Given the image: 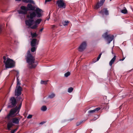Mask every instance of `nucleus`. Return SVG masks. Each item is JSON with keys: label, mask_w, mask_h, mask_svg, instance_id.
I'll list each match as a JSON object with an SVG mask.
<instances>
[{"label": "nucleus", "mask_w": 133, "mask_h": 133, "mask_svg": "<svg viewBox=\"0 0 133 133\" xmlns=\"http://www.w3.org/2000/svg\"><path fill=\"white\" fill-rule=\"evenodd\" d=\"M96 119H91L90 120V122H91V121H94L96 120Z\"/></svg>", "instance_id": "40"}, {"label": "nucleus", "mask_w": 133, "mask_h": 133, "mask_svg": "<svg viewBox=\"0 0 133 133\" xmlns=\"http://www.w3.org/2000/svg\"><path fill=\"white\" fill-rule=\"evenodd\" d=\"M116 58V55H114L113 58L109 62V65L110 66H111L112 65V64L114 63V62Z\"/></svg>", "instance_id": "15"}, {"label": "nucleus", "mask_w": 133, "mask_h": 133, "mask_svg": "<svg viewBox=\"0 0 133 133\" xmlns=\"http://www.w3.org/2000/svg\"><path fill=\"white\" fill-rule=\"evenodd\" d=\"M22 88L20 86H18V87L16 88L15 91V95L16 96H19L22 94Z\"/></svg>", "instance_id": "9"}, {"label": "nucleus", "mask_w": 133, "mask_h": 133, "mask_svg": "<svg viewBox=\"0 0 133 133\" xmlns=\"http://www.w3.org/2000/svg\"><path fill=\"white\" fill-rule=\"evenodd\" d=\"M74 89L72 87H70L69 88L68 90V92H69L71 93L72 92Z\"/></svg>", "instance_id": "26"}, {"label": "nucleus", "mask_w": 133, "mask_h": 133, "mask_svg": "<svg viewBox=\"0 0 133 133\" xmlns=\"http://www.w3.org/2000/svg\"><path fill=\"white\" fill-rule=\"evenodd\" d=\"M18 99L20 102V104L18 107H16L15 108L12 109L9 111V114L6 116V117L8 119H9L10 117H13L16 116V115H14L17 112L18 114L21 108L22 101L23 99L20 96L19 97Z\"/></svg>", "instance_id": "3"}, {"label": "nucleus", "mask_w": 133, "mask_h": 133, "mask_svg": "<svg viewBox=\"0 0 133 133\" xmlns=\"http://www.w3.org/2000/svg\"><path fill=\"white\" fill-rule=\"evenodd\" d=\"M112 53L113 54V52H112Z\"/></svg>", "instance_id": "48"}, {"label": "nucleus", "mask_w": 133, "mask_h": 133, "mask_svg": "<svg viewBox=\"0 0 133 133\" xmlns=\"http://www.w3.org/2000/svg\"><path fill=\"white\" fill-rule=\"evenodd\" d=\"M17 86L16 87V88L18 87V86H20L21 85V83L19 81V79H17Z\"/></svg>", "instance_id": "29"}, {"label": "nucleus", "mask_w": 133, "mask_h": 133, "mask_svg": "<svg viewBox=\"0 0 133 133\" xmlns=\"http://www.w3.org/2000/svg\"><path fill=\"white\" fill-rule=\"evenodd\" d=\"M122 13L124 14H127L128 13V11L125 7L124 8V9L121 11Z\"/></svg>", "instance_id": "17"}, {"label": "nucleus", "mask_w": 133, "mask_h": 133, "mask_svg": "<svg viewBox=\"0 0 133 133\" xmlns=\"http://www.w3.org/2000/svg\"><path fill=\"white\" fill-rule=\"evenodd\" d=\"M31 35L32 38L36 37L37 36V35L35 32L34 33H32V32H31Z\"/></svg>", "instance_id": "19"}, {"label": "nucleus", "mask_w": 133, "mask_h": 133, "mask_svg": "<svg viewBox=\"0 0 133 133\" xmlns=\"http://www.w3.org/2000/svg\"><path fill=\"white\" fill-rule=\"evenodd\" d=\"M36 49L35 47H33L31 48V51L32 52H34L36 50Z\"/></svg>", "instance_id": "28"}, {"label": "nucleus", "mask_w": 133, "mask_h": 133, "mask_svg": "<svg viewBox=\"0 0 133 133\" xmlns=\"http://www.w3.org/2000/svg\"><path fill=\"white\" fill-rule=\"evenodd\" d=\"M6 68H12L15 66V62L12 59L8 57L6 61H3Z\"/></svg>", "instance_id": "5"}, {"label": "nucleus", "mask_w": 133, "mask_h": 133, "mask_svg": "<svg viewBox=\"0 0 133 133\" xmlns=\"http://www.w3.org/2000/svg\"><path fill=\"white\" fill-rule=\"evenodd\" d=\"M21 9L18 10V12L19 14L25 15L27 14L28 11H34L30 14L29 15H28L27 17L30 18L25 21V24L29 26H31L34 22L33 19L36 16L38 17H40L42 16V13L43 11L38 8H37L35 10V7L32 5L31 4L29 3L26 7L23 5L20 7Z\"/></svg>", "instance_id": "1"}, {"label": "nucleus", "mask_w": 133, "mask_h": 133, "mask_svg": "<svg viewBox=\"0 0 133 133\" xmlns=\"http://www.w3.org/2000/svg\"><path fill=\"white\" fill-rule=\"evenodd\" d=\"M82 123V122H80L77 123L76 124L77 126H79V125H80V124Z\"/></svg>", "instance_id": "31"}, {"label": "nucleus", "mask_w": 133, "mask_h": 133, "mask_svg": "<svg viewBox=\"0 0 133 133\" xmlns=\"http://www.w3.org/2000/svg\"><path fill=\"white\" fill-rule=\"evenodd\" d=\"M104 52V51H103V52H101V53H100L99 55H98V57H100V58L101 57V55H102V53H103V52Z\"/></svg>", "instance_id": "34"}, {"label": "nucleus", "mask_w": 133, "mask_h": 133, "mask_svg": "<svg viewBox=\"0 0 133 133\" xmlns=\"http://www.w3.org/2000/svg\"><path fill=\"white\" fill-rule=\"evenodd\" d=\"M125 58H125H123L122 59H120L119 61H123L124 60V59Z\"/></svg>", "instance_id": "41"}, {"label": "nucleus", "mask_w": 133, "mask_h": 133, "mask_svg": "<svg viewBox=\"0 0 133 133\" xmlns=\"http://www.w3.org/2000/svg\"><path fill=\"white\" fill-rule=\"evenodd\" d=\"M99 13L103 15L105 14L106 15H109V11L107 8H104Z\"/></svg>", "instance_id": "12"}, {"label": "nucleus", "mask_w": 133, "mask_h": 133, "mask_svg": "<svg viewBox=\"0 0 133 133\" xmlns=\"http://www.w3.org/2000/svg\"><path fill=\"white\" fill-rule=\"evenodd\" d=\"M119 108H120V109H121V106L119 107Z\"/></svg>", "instance_id": "47"}, {"label": "nucleus", "mask_w": 133, "mask_h": 133, "mask_svg": "<svg viewBox=\"0 0 133 133\" xmlns=\"http://www.w3.org/2000/svg\"><path fill=\"white\" fill-rule=\"evenodd\" d=\"M37 41V39H33L31 42V45L32 47H34L36 45V42Z\"/></svg>", "instance_id": "13"}, {"label": "nucleus", "mask_w": 133, "mask_h": 133, "mask_svg": "<svg viewBox=\"0 0 133 133\" xmlns=\"http://www.w3.org/2000/svg\"><path fill=\"white\" fill-rule=\"evenodd\" d=\"M103 37L108 41V43H110L114 39V36L111 34L108 35L107 32H106L102 35Z\"/></svg>", "instance_id": "7"}, {"label": "nucleus", "mask_w": 133, "mask_h": 133, "mask_svg": "<svg viewBox=\"0 0 133 133\" xmlns=\"http://www.w3.org/2000/svg\"><path fill=\"white\" fill-rule=\"evenodd\" d=\"M86 42L85 41L83 42L78 48V50L80 52L83 51L86 48Z\"/></svg>", "instance_id": "10"}, {"label": "nucleus", "mask_w": 133, "mask_h": 133, "mask_svg": "<svg viewBox=\"0 0 133 133\" xmlns=\"http://www.w3.org/2000/svg\"><path fill=\"white\" fill-rule=\"evenodd\" d=\"M3 59L4 60V61H6V57L5 56H3Z\"/></svg>", "instance_id": "32"}, {"label": "nucleus", "mask_w": 133, "mask_h": 133, "mask_svg": "<svg viewBox=\"0 0 133 133\" xmlns=\"http://www.w3.org/2000/svg\"><path fill=\"white\" fill-rule=\"evenodd\" d=\"M105 0H101L100 2H98L95 6V8L96 9H97L102 6Z\"/></svg>", "instance_id": "11"}, {"label": "nucleus", "mask_w": 133, "mask_h": 133, "mask_svg": "<svg viewBox=\"0 0 133 133\" xmlns=\"http://www.w3.org/2000/svg\"><path fill=\"white\" fill-rule=\"evenodd\" d=\"M46 109L47 108L45 106H43L41 108V110L43 111H45Z\"/></svg>", "instance_id": "20"}, {"label": "nucleus", "mask_w": 133, "mask_h": 133, "mask_svg": "<svg viewBox=\"0 0 133 133\" xmlns=\"http://www.w3.org/2000/svg\"><path fill=\"white\" fill-rule=\"evenodd\" d=\"M58 6L61 8H65L66 4L63 0H58L57 1Z\"/></svg>", "instance_id": "8"}, {"label": "nucleus", "mask_w": 133, "mask_h": 133, "mask_svg": "<svg viewBox=\"0 0 133 133\" xmlns=\"http://www.w3.org/2000/svg\"><path fill=\"white\" fill-rule=\"evenodd\" d=\"M101 108L100 107H98L95 108L94 110L89 111L88 112L89 113H94L96 112H97Z\"/></svg>", "instance_id": "14"}, {"label": "nucleus", "mask_w": 133, "mask_h": 133, "mask_svg": "<svg viewBox=\"0 0 133 133\" xmlns=\"http://www.w3.org/2000/svg\"><path fill=\"white\" fill-rule=\"evenodd\" d=\"M51 28L52 29H54L56 26L55 25H51Z\"/></svg>", "instance_id": "37"}, {"label": "nucleus", "mask_w": 133, "mask_h": 133, "mask_svg": "<svg viewBox=\"0 0 133 133\" xmlns=\"http://www.w3.org/2000/svg\"><path fill=\"white\" fill-rule=\"evenodd\" d=\"M37 27V25L35 24V25H34L30 27L32 29H35Z\"/></svg>", "instance_id": "27"}, {"label": "nucleus", "mask_w": 133, "mask_h": 133, "mask_svg": "<svg viewBox=\"0 0 133 133\" xmlns=\"http://www.w3.org/2000/svg\"><path fill=\"white\" fill-rule=\"evenodd\" d=\"M25 58L26 62L28 63V67L30 69L35 68L38 64L37 61H35V59L32 55L31 54L30 51L28 50L25 56Z\"/></svg>", "instance_id": "2"}, {"label": "nucleus", "mask_w": 133, "mask_h": 133, "mask_svg": "<svg viewBox=\"0 0 133 133\" xmlns=\"http://www.w3.org/2000/svg\"><path fill=\"white\" fill-rule=\"evenodd\" d=\"M100 58L98 57H97V60H96V61H94V62H96V61H98V60H99V59Z\"/></svg>", "instance_id": "38"}, {"label": "nucleus", "mask_w": 133, "mask_h": 133, "mask_svg": "<svg viewBox=\"0 0 133 133\" xmlns=\"http://www.w3.org/2000/svg\"><path fill=\"white\" fill-rule=\"evenodd\" d=\"M69 22L68 21H65L63 23V25L64 26H66L68 25Z\"/></svg>", "instance_id": "21"}, {"label": "nucleus", "mask_w": 133, "mask_h": 133, "mask_svg": "<svg viewBox=\"0 0 133 133\" xmlns=\"http://www.w3.org/2000/svg\"><path fill=\"white\" fill-rule=\"evenodd\" d=\"M21 118L19 117H15L10 120L7 124V128L8 130H11V128L14 125V124H18Z\"/></svg>", "instance_id": "4"}, {"label": "nucleus", "mask_w": 133, "mask_h": 133, "mask_svg": "<svg viewBox=\"0 0 133 133\" xmlns=\"http://www.w3.org/2000/svg\"><path fill=\"white\" fill-rule=\"evenodd\" d=\"M2 30V26H0V33L1 32Z\"/></svg>", "instance_id": "36"}, {"label": "nucleus", "mask_w": 133, "mask_h": 133, "mask_svg": "<svg viewBox=\"0 0 133 133\" xmlns=\"http://www.w3.org/2000/svg\"><path fill=\"white\" fill-rule=\"evenodd\" d=\"M50 19V17H49V18L47 19V20H49V19Z\"/></svg>", "instance_id": "46"}, {"label": "nucleus", "mask_w": 133, "mask_h": 133, "mask_svg": "<svg viewBox=\"0 0 133 133\" xmlns=\"http://www.w3.org/2000/svg\"><path fill=\"white\" fill-rule=\"evenodd\" d=\"M42 21L41 19H39L36 20L35 21V23L36 24H39Z\"/></svg>", "instance_id": "18"}, {"label": "nucleus", "mask_w": 133, "mask_h": 133, "mask_svg": "<svg viewBox=\"0 0 133 133\" xmlns=\"http://www.w3.org/2000/svg\"><path fill=\"white\" fill-rule=\"evenodd\" d=\"M50 12L49 14V15H48V16L49 17H50Z\"/></svg>", "instance_id": "44"}, {"label": "nucleus", "mask_w": 133, "mask_h": 133, "mask_svg": "<svg viewBox=\"0 0 133 133\" xmlns=\"http://www.w3.org/2000/svg\"><path fill=\"white\" fill-rule=\"evenodd\" d=\"M70 75V72L68 71L65 73L64 75V76L66 77H67Z\"/></svg>", "instance_id": "25"}, {"label": "nucleus", "mask_w": 133, "mask_h": 133, "mask_svg": "<svg viewBox=\"0 0 133 133\" xmlns=\"http://www.w3.org/2000/svg\"><path fill=\"white\" fill-rule=\"evenodd\" d=\"M44 122H41L40 123V124H44Z\"/></svg>", "instance_id": "43"}, {"label": "nucleus", "mask_w": 133, "mask_h": 133, "mask_svg": "<svg viewBox=\"0 0 133 133\" xmlns=\"http://www.w3.org/2000/svg\"><path fill=\"white\" fill-rule=\"evenodd\" d=\"M111 0H110V1H111Z\"/></svg>", "instance_id": "49"}, {"label": "nucleus", "mask_w": 133, "mask_h": 133, "mask_svg": "<svg viewBox=\"0 0 133 133\" xmlns=\"http://www.w3.org/2000/svg\"><path fill=\"white\" fill-rule=\"evenodd\" d=\"M44 28H42V29H41L40 30V32H42V30H43V29Z\"/></svg>", "instance_id": "42"}, {"label": "nucleus", "mask_w": 133, "mask_h": 133, "mask_svg": "<svg viewBox=\"0 0 133 133\" xmlns=\"http://www.w3.org/2000/svg\"><path fill=\"white\" fill-rule=\"evenodd\" d=\"M48 81V80L46 81H43L41 80V83L42 84H47V83Z\"/></svg>", "instance_id": "24"}, {"label": "nucleus", "mask_w": 133, "mask_h": 133, "mask_svg": "<svg viewBox=\"0 0 133 133\" xmlns=\"http://www.w3.org/2000/svg\"><path fill=\"white\" fill-rule=\"evenodd\" d=\"M55 96V94L52 93L48 97L50 98H52Z\"/></svg>", "instance_id": "23"}, {"label": "nucleus", "mask_w": 133, "mask_h": 133, "mask_svg": "<svg viewBox=\"0 0 133 133\" xmlns=\"http://www.w3.org/2000/svg\"><path fill=\"white\" fill-rule=\"evenodd\" d=\"M21 0H16V1H20Z\"/></svg>", "instance_id": "45"}, {"label": "nucleus", "mask_w": 133, "mask_h": 133, "mask_svg": "<svg viewBox=\"0 0 133 133\" xmlns=\"http://www.w3.org/2000/svg\"><path fill=\"white\" fill-rule=\"evenodd\" d=\"M52 0H45V2H49L51 1Z\"/></svg>", "instance_id": "39"}, {"label": "nucleus", "mask_w": 133, "mask_h": 133, "mask_svg": "<svg viewBox=\"0 0 133 133\" xmlns=\"http://www.w3.org/2000/svg\"><path fill=\"white\" fill-rule=\"evenodd\" d=\"M109 108V107L107 105L105 106L104 107L103 109H106L107 108Z\"/></svg>", "instance_id": "35"}, {"label": "nucleus", "mask_w": 133, "mask_h": 133, "mask_svg": "<svg viewBox=\"0 0 133 133\" xmlns=\"http://www.w3.org/2000/svg\"><path fill=\"white\" fill-rule=\"evenodd\" d=\"M32 117V115H29L27 117L28 119H30Z\"/></svg>", "instance_id": "30"}, {"label": "nucleus", "mask_w": 133, "mask_h": 133, "mask_svg": "<svg viewBox=\"0 0 133 133\" xmlns=\"http://www.w3.org/2000/svg\"><path fill=\"white\" fill-rule=\"evenodd\" d=\"M18 128L19 126H17L16 128L14 130H11V133H15V132L18 129Z\"/></svg>", "instance_id": "22"}, {"label": "nucleus", "mask_w": 133, "mask_h": 133, "mask_svg": "<svg viewBox=\"0 0 133 133\" xmlns=\"http://www.w3.org/2000/svg\"><path fill=\"white\" fill-rule=\"evenodd\" d=\"M9 103L8 106V107L12 108L16 107L17 102L16 99L14 97H11L9 99Z\"/></svg>", "instance_id": "6"}, {"label": "nucleus", "mask_w": 133, "mask_h": 133, "mask_svg": "<svg viewBox=\"0 0 133 133\" xmlns=\"http://www.w3.org/2000/svg\"><path fill=\"white\" fill-rule=\"evenodd\" d=\"M22 1L24 2L31 3L33 4H35L34 2L32 0H22Z\"/></svg>", "instance_id": "16"}, {"label": "nucleus", "mask_w": 133, "mask_h": 133, "mask_svg": "<svg viewBox=\"0 0 133 133\" xmlns=\"http://www.w3.org/2000/svg\"><path fill=\"white\" fill-rule=\"evenodd\" d=\"M16 76L17 78V79H18V78L19 77V72H17L16 75Z\"/></svg>", "instance_id": "33"}]
</instances>
